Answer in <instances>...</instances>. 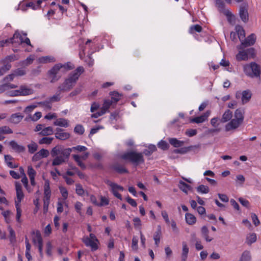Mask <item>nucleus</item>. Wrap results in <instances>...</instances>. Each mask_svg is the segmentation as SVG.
Returning <instances> with one entry per match:
<instances>
[{
	"instance_id": "f257e3e1",
	"label": "nucleus",
	"mask_w": 261,
	"mask_h": 261,
	"mask_svg": "<svg viewBox=\"0 0 261 261\" xmlns=\"http://www.w3.org/2000/svg\"><path fill=\"white\" fill-rule=\"evenodd\" d=\"M245 110L243 108L236 110L232 118V113L229 110H226L223 114L221 121L223 123L227 122L225 125L226 132H230L239 128L244 120Z\"/></svg>"
},
{
	"instance_id": "f03ea898",
	"label": "nucleus",
	"mask_w": 261,
	"mask_h": 261,
	"mask_svg": "<svg viewBox=\"0 0 261 261\" xmlns=\"http://www.w3.org/2000/svg\"><path fill=\"white\" fill-rule=\"evenodd\" d=\"M7 42L11 43L12 44L16 43L20 46H22V47L28 46L25 50L28 52L32 51V46L31 44L30 39L27 37V34L23 33L22 32H20L19 31H16L12 38L10 40H6L5 42H0V45L3 46L4 45L5 43Z\"/></svg>"
},
{
	"instance_id": "7ed1b4c3",
	"label": "nucleus",
	"mask_w": 261,
	"mask_h": 261,
	"mask_svg": "<svg viewBox=\"0 0 261 261\" xmlns=\"http://www.w3.org/2000/svg\"><path fill=\"white\" fill-rule=\"evenodd\" d=\"M84 71V68L82 67H79L74 70L69 76V77L64 82V83L58 88L59 92L68 91L71 89L79 77Z\"/></svg>"
},
{
	"instance_id": "20e7f679",
	"label": "nucleus",
	"mask_w": 261,
	"mask_h": 261,
	"mask_svg": "<svg viewBox=\"0 0 261 261\" xmlns=\"http://www.w3.org/2000/svg\"><path fill=\"white\" fill-rule=\"evenodd\" d=\"M245 74L250 77H259L261 74V66L255 62L245 64L243 66Z\"/></svg>"
},
{
	"instance_id": "39448f33",
	"label": "nucleus",
	"mask_w": 261,
	"mask_h": 261,
	"mask_svg": "<svg viewBox=\"0 0 261 261\" xmlns=\"http://www.w3.org/2000/svg\"><path fill=\"white\" fill-rule=\"evenodd\" d=\"M62 68L65 69H71L72 65L70 63L56 64L47 72L48 78L50 80L51 83L57 82L60 79L61 75L60 74V71Z\"/></svg>"
},
{
	"instance_id": "423d86ee",
	"label": "nucleus",
	"mask_w": 261,
	"mask_h": 261,
	"mask_svg": "<svg viewBox=\"0 0 261 261\" xmlns=\"http://www.w3.org/2000/svg\"><path fill=\"white\" fill-rule=\"evenodd\" d=\"M34 93V90L31 85H22L16 90H12L8 93L10 96H25L32 95Z\"/></svg>"
},
{
	"instance_id": "0eeeda50",
	"label": "nucleus",
	"mask_w": 261,
	"mask_h": 261,
	"mask_svg": "<svg viewBox=\"0 0 261 261\" xmlns=\"http://www.w3.org/2000/svg\"><path fill=\"white\" fill-rule=\"evenodd\" d=\"M237 48L239 50L236 56V59L238 61H246L253 57L254 50L253 48L244 49L241 45L237 46Z\"/></svg>"
},
{
	"instance_id": "6e6552de",
	"label": "nucleus",
	"mask_w": 261,
	"mask_h": 261,
	"mask_svg": "<svg viewBox=\"0 0 261 261\" xmlns=\"http://www.w3.org/2000/svg\"><path fill=\"white\" fill-rule=\"evenodd\" d=\"M121 158L126 161H129L136 165L144 162L142 153L135 151H129L124 153L121 155Z\"/></svg>"
},
{
	"instance_id": "1a4fd4ad",
	"label": "nucleus",
	"mask_w": 261,
	"mask_h": 261,
	"mask_svg": "<svg viewBox=\"0 0 261 261\" xmlns=\"http://www.w3.org/2000/svg\"><path fill=\"white\" fill-rule=\"evenodd\" d=\"M83 241L85 245L90 247L92 251L97 249L98 241L94 234L90 233L89 237H84Z\"/></svg>"
},
{
	"instance_id": "9d476101",
	"label": "nucleus",
	"mask_w": 261,
	"mask_h": 261,
	"mask_svg": "<svg viewBox=\"0 0 261 261\" xmlns=\"http://www.w3.org/2000/svg\"><path fill=\"white\" fill-rule=\"evenodd\" d=\"M107 184L110 187V190L113 193V194L116 198L122 200V196L121 195V194L119 193V192L123 191L124 190L123 187L118 185L117 184H116L109 180L107 181Z\"/></svg>"
},
{
	"instance_id": "9b49d317",
	"label": "nucleus",
	"mask_w": 261,
	"mask_h": 261,
	"mask_svg": "<svg viewBox=\"0 0 261 261\" xmlns=\"http://www.w3.org/2000/svg\"><path fill=\"white\" fill-rule=\"evenodd\" d=\"M112 103L113 102L111 100H105L100 110L96 113L92 114L91 117L97 118L106 113L112 105Z\"/></svg>"
},
{
	"instance_id": "f8f14e48",
	"label": "nucleus",
	"mask_w": 261,
	"mask_h": 261,
	"mask_svg": "<svg viewBox=\"0 0 261 261\" xmlns=\"http://www.w3.org/2000/svg\"><path fill=\"white\" fill-rule=\"evenodd\" d=\"M15 189L16 192V198L15 199V205L21 206V201L24 199V195L22 190L21 185L18 182H15Z\"/></svg>"
},
{
	"instance_id": "ddd939ff",
	"label": "nucleus",
	"mask_w": 261,
	"mask_h": 261,
	"mask_svg": "<svg viewBox=\"0 0 261 261\" xmlns=\"http://www.w3.org/2000/svg\"><path fill=\"white\" fill-rule=\"evenodd\" d=\"M89 156V153L85 151L81 154H73L72 155L73 158L77 163L78 165L82 169L85 168V164L82 162L83 160H85L88 158Z\"/></svg>"
},
{
	"instance_id": "4468645a",
	"label": "nucleus",
	"mask_w": 261,
	"mask_h": 261,
	"mask_svg": "<svg viewBox=\"0 0 261 261\" xmlns=\"http://www.w3.org/2000/svg\"><path fill=\"white\" fill-rule=\"evenodd\" d=\"M251 95V93L249 90H245L243 92L238 91L236 94L237 98H239L242 96L241 100L243 104L247 103L250 100Z\"/></svg>"
},
{
	"instance_id": "2eb2a0df",
	"label": "nucleus",
	"mask_w": 261,
	"mask_h": 261,
	"mask_svg": "<svg viewBox=\"0 0 261 261\" xmlns=\"http://www.w3.org/2000/svg\"><path fill=\"white\" fill-rule=\"evenodd\" d=\"M69 155L67 153L66 149H65V151L63 152L62 154L55 157L53 161L52 165L53 166H57L62 164L68 159Z\"/></svg>"
},
{
	"instance_id": "dca6fc26",
	"label": "nucleus",
	"mask_w": 261,
	"mask_h": 261,
	"mask_svg": "<svg viewBox=\"0 0 261 261\" xmlns=\"http://www.w3.org/2000/svg\"><path fill=\"white\" fill-rule=\"evenodd\" d=\"M210 114L211 112L210 111H207L204 114L200 116L191 119L190 121L191 122L196 123H202L207 120V118L210 115Z\"/></svg>"
},
{
	"instance_id": "f3484780",
	"label": "nucleus",
	"mask_w": 261,
	"mask_h": 261,
	"mask_svg": "<svg viewBox=\"0 0 261 261\" xmlns=\"http://www.w3.org/2000/svg\"><path fill=\"white\" fill-rule=\"evenodd\" d=\"M24 115L21 113H16L11 115L9 121L14 124L19 123L23 118Z\"/></svg>"
},
{
	"instance_id": "a211bd4d",
	"label": "nucleus",
	"mask_w": 261,
	"mask_h": 261,
	"mask_svg": "<svg viewBox=\"0 0 261 261\" xmlns=\"http://www.w3.org/2000/svg\"><path fill=\"white\" fill-rule=\"evenodd\" d=\"M43 179L44 180V185L43 187L44 190V198H50L51 196V191L50 189L49 181L47 179H45L43 176Z\"/></svg>"
},
{
	"instance_id": "6ab92c4d",
	"label": "nucleus",
	"mask_w": 261,
	"mask_h": 261,
	"mask_svg": "<svg viewBox=\"0 0 261 261\" xmlns=\"http://www.w3.org/2000/svg\"><path fill=\"white\" fill-rule=\"evenodd\" d=\"M256 40V37L254 34H251L242 41L241 45L245 47L253 45Z\"/></svg>"
},
{
	"instance_id": "aec40b11",
	"label": "nucleus",
	"mask_w": 261,
	"mask_h": 261,
	"mask_svg": "<svg viewBox=\"0 0 261 261\" xmlns=\"http://www.w3.org/2000/svg\"><path fill=\"white\" fill-rule=\"evenodd\" d=\"M56 130L55 137L57 139L65 140L68 139L70 137L69 133L64 132L61 128H57Z\"/></svg>"
},
{
	"instance_id": "412c9836",
	"label": "nucleus",
	"mask_w": 261,
	"mask_h": 261,
	"mask_svg": "<svg viewBox=\"0 0 261 261\" xmlns=\"http://www.w3.org/2000/svg\"><path fill=\"white\" fill-rule=\"evenodd\" d=\"M239 15L241 20L244 22H248L249 17L247 8L245 6H241L239 10Z\"/></svg>"
},
{
	"instance_id": "4be33fe9",
	"label": "nucleus",
	"mask_w": 261,
	"mask_h": 261,
	"mask_svg": "<svg viewBox=\"0 0 261 261\" xmlns=\"http://www.w3.org/2000/svg\"><path fill=\"white\" fill-rule=\"evenodd\" d=\"M227 17L229 23L234 25L236 22V16L233 15L229 9L224 10L222 12Z\"/></svg>"
},
{
	"instance_id": "5701e85b",
	"label": "nucleus",
	"mask_w": 261,
	"mask_h": 261,
	"mask_svg": "<svg viewBox=\"0 0 261 261\" xmlns=\"http://www.w3.org/2000/svg\"><path fill=\"white\" fill-rule=\"evenodd\" d=\"M55 62V59L51 56H43L37 59V62L39 64H46Z\"/></svg>"
},
{
	"instance_id": "b1692460",
	"label": "nucleus",
	"mask_w": 261,
	"mask_h": 261,
	"mask_svg": "<svg viewBox=\"0 0 261 261\" xmlns=\"http://www.w3.org/2000/svg\"><path fill=\"white\" fill-rule=\"evenodd\" d=\"M54 124L62 127H68L69 126V121L65 118L57 119L54 122Z\"/></svg>"
},
{
	"instance_id": "393cba45",
	"label": "nucleus",
	"mask_w": 261,
	"mask_h": 261,
	"mask_svg": "<svg viewBox=\"0 0 261 261\" xmlns=\"http://www.w3.org/2000/svg\"><path fill=\"white\" fill-rule=\"evenodd\" d=\"M189 248L185 242L182 243V251L181 254V261H186L188 257Z\"/></svg>"
},
{
	"instance_id": "a878e982",
	"label": "nucleus",
	"mask_w": 261,
	"mask_h": 261,
	"mask_svg": "<svg viewBox=\"0 0 261 261\" xmlns=\"http://www.w3.org/2000/svg\"><path fill=\"white\" fill-rule=\"evenodd\" d=\"M87 148L84 146L77 145L76 146L73 147L72 148H66V151L67 154H70L72 151H75L77 152H85L87 150Z\"/></svg>"
},
{
	"instance_id": "bb28decb",
	"label": "nucleus",
	"mask_w": 261,
	"mask_h": 261,
	"mask_svg": "<svg viewBox=\"0 0 261 261\" xmlns=\"http://www.w3.org/2000/svg\"><path fill=\"white\" fill-rule=\"evenodd\" d=\"M48 155L49 151L47 150L42 149L34 155L33 159L35 160H38L42 158H46Z\"/></svg>"
},
{
	"instance_id": "cd10ccee",
	"label": "nucleus",
	"mask_w": 261,
	"mask_h": 261,
	"mask_svg": "<svg viewBox=\"0 0 261 261\" xmlns=\"http://www.w3.org/2000/svg\"><path fill=\"white\" fill-rule=\"evenodd\" d=\"M32 240L35 245L42 243V239L39 231H36L33 232Z\"/></svg>"
},
{
	"instance_id": "c85d7f7f",
	"label": "nucleus",
	"mask_w": 261,
	"mask_h": 261,
	"mask_svg": "<svg viewBox=\"0 0 261 261\" xmlns=\"http://www.w3.org/2000/svg\"><path fill=\"white\" fill-rule=\"evenodd\" d=\"M235 30L240 41L242 42L245 37V31L241 25H237L236 26Z\"/></svg>"
},
{
	"instance_id": "c756f323",
	"label": "nucleus",
	"mask_w": 261,
	"mask_h": 261,
	"mask_svg": "<svg viewBox=\"0 0 261 261\" xmlns=\"http://www.w3.org/2000/svg\"><path fill=\"white\" fill-rule=\"evenodd\" d=\"M26 250L25 253V255L28 259V261H32V257L31 254V246L29 243L28 239L26 238L25 240Z\"/></svg>"
},
{
	"instance_id": "7c9ffc66",
	"label": "nucleus",
	"mask_w": 261,
	"mask_h": 261,
	"mask_svg": "<svg viewBox=\"0 0 261 261\" xmlns=\"http://www.w3.org/2000/svg\"><path fill=\"white\" fill-rule=\"evenodd\" d=\"M12 133V129L8 126H4L0 127V141H2L5 138L4 134H9Z\"/></svg>"
},
{
	"instance_id": "2f4dec72",
	"label": "nucleus",
	"mask_w": 261,
	"mask_h": 261,
	"mask_svg": "<svg viewBox=\"0 0 261 261\" xmlns=\"http://www.w3.org/2000/svg\"><path fill=\"white\" fill-rule=\"evenodd\" d=\"M65 206L68 207V204L66 200L59 198L57 202V212L58 213H61L63 212V206Z\"/></svg>"
},
{
	"instance_id": "473e14b6",
	"label": "nucleus",
	"mask_w": 261,
	"mask_h": 261,
	"mask_svg": "<svg viewBox=\"0 0 261 261\" xmlns=\"http://www.w3.org/2000/svg\"><path fill=\"white\" fill-rule=\"evenodd\" d=\"M179 188L186 194H188L189 191L192 190V187L182 180L179 181Z\"/></svg>"
},
{
	"instance_id": "72a5a7b5",
	"label": "nucleus",
	"mask_w": 261,
	"mask_h": 261,
	"mask_svg": "<svg viewBox=\"0 0 261 261\" xmlns=\"http://www.w3.org/2000/svg\"><path fill=\"white\" fill-rule=\"evenodd\" d=\"M185 219L187 223L190 225H194L196 222V217L191 213L186 214Z\"/></svg>"
},
{
	"instance_id": "f704fd0d",
	"label": "nucleus",
	"mask_w": 261,
	"mask_h": 261,
	"mask_svg": "<svg viewBox=\"0 0 261 261\" xmlns=\"http://www.w3.org/2000/svg\"><path fill=\"white\" fill-rule=\"evenodd\" d=\"M251 252L249 250H245L242 253L239 261H251Z\"/></svg>"
},
{
	"instance_id": "c9c22d12",
	"label": "nucleus",
	"mask_w": 261,
	"mask_h": 261,
	"mask_svg": "<svg viewBox=\"0 0 261 261\" xmlns=\"http://www.w3.org/2000/svg\"><path fill=\"white\" fill-rule=\"evenodd\" d=\"M139 239L137 236H134L132 238L131 249L134 252H137L138 250Z\"/></svg>"
},
{
	"instance_id": "e433bc0d",
	"label": "nucleus",
	"mask_w": 261,
	"mask_h": 261,
	"mask_svg": "<svg viewBox=\"0 0 261 261\" xmlns=\"http://www.w3.org/2000/svg\"><path fill=\"white\" fill-rule=\"evenodd\" d=\"M257 240L256 235L254 233H250L246 237V243L250 245L256 242Z\"/></svg>"
},
{
	"instance_id": "4c0bfd02",
	"label": "nucleus",
	"mask_w": 261,
	"mask_h": 261,
	"mask_svg": "<svg viewBox=\"0 0 261 261\" xmlns=\"http://www.w3.org/2000/svg\"><path fill=\"white\" fill-rule=\"evenodd\" d=\"M42 117V113L40 112H37L33 115H29L26 118V120H31L32 121H37Z\"/></svg>"
},
{
	"instance_id": "58836bf2",
	"label": "nucleus",
	"mask_w": 261,
	"mask_h": 261,
	"mask_svg": "<svg viewBox=\"0 0 261 261\" xmlns=\"http://www.w3.org/2000/svg\"><path fill=\"white\" fill-rule=\"evenodd\" d=\"M9 145L14 151L16 152H21L24 150V148L22 146L18 145L14 141H11L10 142Z\"/></svg>"
},
{
	"instance_id": "ea45409f",
	"label": "nucleus",
	"mask_w": 261,
	"mask_h": 261,
	"mask_svg": "<svg viewBox=\"0 0 261 261\" xmlns=\"http://www.w3.org/2000/svg\"><path fill=\"white\" fill-rule=\"evenodd\" d=\"M13 158L9 155H5V161L7 166L11 168H14L18 166V165L12 162Z\"/></svg>"
},
{
	"instance_id": "a19ab883",
	"label": "nucleus",
	"mask_w": 261,
	"mask_h": 261,
	"mask_svg": "<svg viewBox=\"0 0 261 261\" xmlns=\"http://www.w3.org/2000/svg\"><path fill=\"white\" fill-rule=\"evenodd\" d=\"M169 142L172 146L176 148L182 146L184 144V141L178 140L174 138H170Z\"/></svg>"
},
{
	"instance_id": "79ce46f5",
	"label": "nucleus",
	"mask_w": 261,
	"mask_h": 261,
	"mask_svg": "<svg viewBox=\"0 0 261 261\" xmlns=\"http://www.w3.org/2000/svg\"><path fill=\"white\" fill-rule=\"evenodd\" d=\"M53 134V128L51 126L44 127L42 132H40L39 134L41 136H49Z\"/></svg>"
},
{
	"instance_id": "37998d69",
	"label": "nucleus",
	"mask_w": 261,
	"mask_h": 261,
	"mask_svg": "<svg viewBox=\"0 0 261 261\" xmlns=\"http://www.w3.org/2000/svg\"><path fill=\"white\" fill-rule=\"evenodd\" d=\"M16 211V221L19 223H21L22 222V220L21 219V217L22 215V210H21V206L19 205H15Z\"/></svg>"
},
{
	"instance_id": "c03bdc74",
	"label": "nucleus",
	"mask_w": 261,
	"mask_h": 261,
	"mask_svg": "<svg viewBox=\"0 0 261 261\" xmlns=\"http://www.w3.org/2000/svg\"><path fill=\"white\" fill-rule=\"evenodd\" d=\"M38 107V104L36 103H34L28 106L24 110V112L26 114L31 115L30 113L32 112L34 110Z\"/></svg>"
},
{
	"instance_id": "a18cd8bd",
	"label": "nucleus",
	"mask_w": 261,
	"mask_h": 261,
	"mask_svg": "<svg viewBox=\"0 0 261 261\" xmlns=\"http://www.w3.org/2000/svg\"><path fill=\"white\" fill-rule=\"evenodd\" d=\"M158 230L155 232L153 236V240L155 242V244L156 246H159V244L160 242L161 235V227L160 226L158 227Z\"/></svg>"
},
{
	"instance_id": "49530a36",
	"label": "nucleus",
	"mask_w": 261,
	"mask_h": 261,
	"mask_svg": "<svg viewBox=\"0 0 261 261\" xmlns=\"http://www.w3.org/2000/svg\"><path fill=\"white\" fill-rule=\"evenodd\" d=\"M197 191L200 194H207L210 191V189L208 186L201 185L197 187Z\"/></svg>"
},
{
	"instance_id": "de8ad7c7",
	"label": "nucleus",
	"mask_w": 261,
	"mask_h": 261,
	"mask_svg": "<svg viewBox=\"0 0 261 261\" xmlns=\"http://www.w3.org/2000/svg\"><path fill=\"white\" fill-rule=\"evenodd\" d=\"M64 151H65V149H62L58 147H55L51 151V154L53 157H55L62 154V153Z\"/></svg>"
},
{
	"instance_id": "09e8293b",
	"label": "nucleus",
	"mask_w": 261,
	"mask_h": 261,
	"mask_svg": "<svg viewBox=\"0 0 261 261\" xmlns=\"http://www.w3.org/2000/svg\"><path fill=\"white\" fill-rule=\"evenodd\" d=\"M35 59V56L33 55H31L29 56L25 60L22 62V65L23 66H28L31 64L33 61Z\"/></svg>"
},
{
	"instance_id": "8fccbe9b",
	"label": "nucleus",
	"mask_w": 261,
	"mask_h": 261,
	"mask_svg": "<svg viewBox=\"0 0 261 261\" xmlns=\"http://www.w3.org/2000/svg\"><path fill=\"white\" fill-rule=\"evenodd\" d=\"M38 104V107L40 106L45 110H50L51 108V102L49 101H45L42 102H37Z\"/></svg>"
},
{
	"instance_id": "3c124183",
	"label": "nucleus",
	"mask_w": 261,
	"mask_h": 261,
	"mask_svg": "<svg viewBox=\"0 0 261 261\" xmlns=\"http://www.w3.org/2000/svg\"><path fill=\"white\" fill-rule=\"evenodd\" d=\"M133 221L135 228L141 230L142 226L141 219L138 217H135L133 219Z\"/></svg>"
},
{
	"instance_id": "603ef678",
	"label": "nucleus",
	"mask_w": 261,
	"mask_h": 261,
	"mask_svg": "<svg viewBox=\"0 0 261 261\" xmlns=\"http://www.w3.org/2000/svg\"><path fill=\"white\" fill-rule=\"evenodd\" d=\"M53 139L54 138L53 137H44L39 141V143L40 144L48 145L52 142Z\"/></svg>"
},
{
	"instance_id": "864d4df0",
	"label": "nucleus",
	"mask_w": 261,
	"mask_h": 261,
	"mask_svg": "<svg viewBox=\"0 0 261 261\" xmlns=\"http://www.w3.org/2000/svg\"><path fill=\"white\" fill-rule=\"evenodd\" d=\"M59 190L62 197V198L61 199L66 200L68 195L67 190L65 188L62 186L59 187Z\"/></svg>"
},
{
	"instance_id": "5fc2aeb1",
	"label": "nucleus",
	"mask_w": 261,
	"mask_h": 261,
	"mask_svg": "<svg viewBox=\"0 0 261 261\" xmlns=\"http://www.w3.org/2000/svg\"><path fill=\"white\" fill-rule=\"evenodd\" d=\"M100 202H98V206H103L109 204V200L108 198L105 196H101L100 197Z\"/></svg>"
},
{
	"instance_id": "6e6d98bb",
	"label": "nucleus",
	"mask_w": 261,
	"mask_h": 261,
	"mask_svg": "<svg viewBox=\"0 0 261 261\" xmlns=\"http://www.w3.org/2000/svg\"><path fill=\"white\" fill-rule=\"evenodd\" d=\"M211 124L213 127L221 128L220 127V120L218 117H214L211 120Z\"/></svg>"
},
{
	"instance_id": "4d7b16f0",
	"label": "nucleus",
	"mask_w": 261,
	"mask_h": 261,
	"mask_svg": "<svg viewBox=\"0 0 261 261\" xmlns=\"http://www.w3.org/2000/svg\"><path fill=\"white\" fill-rule=\"evenodd\" d=\"M8 230L9 231L10 233V241L11 242V243H14L16 240L15 232L14 230L12 229V228L10 226L8 227Z\"/></svg>"
},
{
	"instance_id": "13d9d810",
	"label": "nucleus",
	"mask_w": 261,
	"mask_h": 261,
	"mask_svg": "<svg viewBox=\"0 0 261 261\" xmlns=\"http://www.w3.org/2000/svg\"><path fill=\"white\" fill-rule=\"evenodd\" d=\"M111 101L113 102H116L120 98L121 95L117 92H113L111 94Z\"/></svg>"
},
{
	"instance_id": "bf43d9fd",
	"label": "nucleus",
	"mask_w": 261,
	"mask_h": 261,
	"mask_svg": "<svg viewBox=\"0 0 261 261\" xmlns=\"http://www.w3.org/2000/svg\"><path fill=\"white\" fill-rule=\"evenodd\" d=\"M27 173L29 178L35 177L36 175V171L31 166H28Z\"/></svg>"
},
{
	"instance_id": "052dcab7",
	"label": "nucleus",
	"mask_w": 261,
	"mask_h": 261,
	"mask_svg": "<svg viewBox=\"0 0 261 261\" xmlns=\"http://www.w3.org/2000/svg\"><path fill=\"white\" fill-rule=\"evenodd\" d=\"M216 5L218 7L219 11L221 12H223L224 10H226V9L225 8V4L222 0H216Z\"/></svg>"
},
{
	"instance_id": "680f3d73",
	"label": "nucleus",
	"mask_w": 261,
	"mask_h": 261,
	"mask_svg": "<svg viewBox=\"0 0 261 261\" xmlns=\"http://www.w3.org/2000/svg\"><path fill=\"white\" fill-rule=\"evenodd\" d=\"M100 105L97 102H93L92 103L90 108V111L92 114L96 113L98 112L99 109Z\"/></svg>"
},
{
	"instance_id": "e2e57ef3",
	"label": "nucleus",
	"mask_w": 261,
	"mask_h": 261,
	"mask_svg": "<svg viewBox=\"0 0 261 261\" xmlns=\"http://www.w3.org/2000/svg\"><path fill=\"white\" fill-rule=\"evenodd\" d=\"M192 146L188 147H183L180 149H175L174 152L176 153L185 154L188 152L192 148Z\"/></svg>"
},
{
	"instance_id": "0e129e2a",
	"label": "nucleus",
	"mask_w": 261,
	"mask_h": 261,
	"mask_svg": "<svg viewBox=\"0 0 261 261\" xmlns=\"http://www.w3.org/2000/svg\"><path fill=\"white\" fill-rule=\"evenodd\" d=\"M159 148H161L162 150H166L169 147V145L167 142L165 141L161 140L158 144Z\"/></svg>"
},
{
	"instance_id": "69168bd1",
	"label": "nucleus",
	"mask_w": 261,
	"mask_h": 261,
	"mask_svg": "<svg viewBox=\"0 0 261 261\" xmlns=\"http://www.w3.org/2000/svg\"><path fill=\"white\" fill-rule=\"evenodd\" d=\"M75 191L77 194L80 196H84L85 195V192L80 185H76Z\"/></svg>"
},
{
	"instance_id": "338daca9",
	"label": "nucleus",
	"mask_w": 261,
	"mask_h": 261,
	"mask_svg": "<svg viewBox=\"0 0 261 261\" xmlns=\"http://www.w3.org/2000/svg\"><path fill=\"white\" fill-rule=\"evenodd\" d=\"M15 75V76H22L26 73L25 70L24 69L18 68L13 71Z\"/></svg>"
},
{
	"instance_id": "774afa93",
	"label": "nucleus",
	"mask_w": 261,
	"mask_h": 261,
	"mask_svg": "<svg viewBox=\"0 0 261 261\" xmlns=\"http://www.w3.org/2000/svg\"><path fill=\"white\" fill-rule=\"evenodd\" d=\"M37 144L34 142H32L28 145L29 150L31 153H34L37 150Z\"/></svg>"
}]
</instances>
